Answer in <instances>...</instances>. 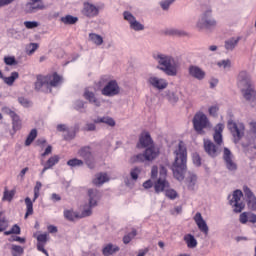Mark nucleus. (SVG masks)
<instances>
[{
    "label": "nucleus",
    "instance_id": "obj_1",
    "mask_svg": "<svg viewBox=\"0 0 256 256\" xmlns=\"http://www.w3.org/2000/svg\"><path fill=\"white\" fill-rule=\"evenodd\" d=\"M138 149H145L144 153H140L134 156V161L136 163H144V161H154L159 157V148L153 145V139H151V134L149 132L142 133L139 138V143L137 144Z\"/></svg>",
    "mask_w": 256,
    "mask_h": 256
},
{
    "label": "nucleus",
    "instance_id": "obj_2",
    "mask_svg": "<svg viewBox=\"0 0 256 256\" xmlns=\"http://www.w3.org/2000/svg\"><path fill=\"white\" fill-rule=\"evenodd\" d=\"M152 57L158 64L156 68L159 69V71H162L168 77H177L179 67H181V63H179L177 58L161 52L154 53Z\"/></svg>",
    "mask_w": 256,
    "mask_h": 256
},
{
    "label": "nucleus",
    "instance_id": "obj_3",
    "mask_svg": "<svg viewBox=\"0 0 256 256\" xmlns=\"http://www.w3.org/2000/svg\"><path fill=\"white\" fill-rule=\"evenodd\" d=\"M174 155L175 159L171 166L172 173L177 181H183V179H185V173L187 172V148H185L183 142L178 144Z\"/></svg>",
    "mask_w": 256,
    "mask_h": 256
},
{
    "label": "nucleus",
    "instance_id": "obj_4",
    "mask_svg": "<svg viewBox=\"0 0 256 256\" xmlns=\"http://www.w3.org/2000/svg\"><path fill=\"white\" fill-rule=\"evenodd\" d=\"M196 27L198 31H203V29H206L207 31H213V29H216L217 20L215 17H213V11L206 10L198 19Z\"/></svg>",
    "mask_w": 256,
    "mask_h": 256
},
{
    "label": "nucleus",
    "instance_id": "obj_5",
    "mask_svg": "<svg viewBox=\"0 0 256 256\" xmlns=\"http://www.w3.org/2000/svg\"><path fill=\"white\" fill-rule=\"evenodd\" d=\"M192 123L198 135H205V131H203V129L211 127L209 118H207V115L203 112H197L193 117Z\"/></svg>",
    "mask_w": 256,
    "mask_h": 256
},
{
    "label": "nucleus",
    "instance_id": "obj_6",
    "mask_svg": "<svg viewBox=\"0 0 256 256\" xmlns=\"http://www.w3.org/2000/svg\"><path fill=\"white\" fill-rule=\"evenodd\" d=\"M88 197L89 206L87 208H84L81 213V217H90V215L93 214L92 208L97 207V203H99V200L101 199V193L97 189H89Z\"/></svg>",
    "mask_w": 256,
    "mask_h": 256
},
{
    "label": "nucleus",
    "instance_id": "obj_7",
    "mask_svg": "<svg viewBox=\"0 0 256 256\" xmlns=\"http://www.w3.org/2000/svg\"><path fill=\"white\" fill-rule=\"evenodd\" d=\"M228 129L234 137V143L241 141L243 135H245V124L244 123H235L233 120L228 121Z\"/></svg>",
    "mask_w": 256,
    "mask_h": 256
},
{
    "label": "nucleus",
    "instance_id": "obj_8",
    "mask_svg": "<svg viewBox=\"0 0 256 256\" xmlns=\"http://www.w3.org/2000/svg\"><path fill=\"white\" fill-rule=\"evenodd\" d=\"M147 84L156 89L157 91H164L166 87H169V82L165 78L157 77L153 74H150L147 78Z\"/></svg>",
    "mask_w": 256,
    "mask_h": 256
},
{
    "label": "nucleus",
    "instance_id": "obj_9",
    "mask_svg": "<svg viewBox=\"0 0 256 256\" xmlns=\"http://www.w3.org/2000/svg\"><path fill=\"white\" fill-rule=\"evenodd\" d=\"M243 197V192L241 190H235L231 196L228 197L229 204L234 207V213H241L245 209V203L241 201Z\"/></svg>",
    "mask_w": 256,
    "mask_h": 256
},
{
    "label": "nucleus",
    "instance_id": "obj_10",
    "mask_svg": "<svg viewBox=\"0 0 256 256\" xmlns=\"http://www.w3.org/2000/svg\"><path fill=\"white\" fill-rule=\"evenodd\" d=\"M101 93L104 97H115L121 93V87L116 80H110L101 90Z\"/></svg>",
    "mask_w": 256,
    "mask_h": 256
},
{
    "label": "nucleus",
    "instance_id": "obj_11",
    "mask_svg": "<svg viewBox=\"0 0 256 256\" xmlns=\"http://www.w3.org/2000/svg\"><path fill=\"white\" fill-rule=\"evenodd\" d=\"M237 85L241 90L253 87V82L251 81V75L247 71L242 70L237 76Z\"/></svg>",
    "mask_w": 256,
    "mask_h": 256
},
{
    "label": "nucleus",
    "instance_id": "obj_12",
    "mask_svg": "<svg viewBox=\"0 0 256 256\" xmlns=\"http://www.w3.org/2000/svg\"><path fill=\"white\" fill-rule=\"evenodd\" d=\"M241 91L243 99L247 101V103H250L252 107H255L256 105V90L255 86H250L248 88H244Z\"/></svg>",
    "mask_w": 256,
    "mask_h": 256
},
{
    "label": "nucleus",
    "instance_id": "obj_13",
    "mask_svg": "<svg viewBox=\"0 0 256 256\" xmlns=\"http://www.w3.org/2000/svg\"><path fill=\"white\" fill-rule=\"evenodd\" d=\"M82 14L85 15V17H89V19L97 17V15H99V7L89 2H85L83 4Z\"/></svg>",
    "mask_w": 256,
    "mask_h": 256
},
{
    "label": "nucleus",
    "instance_id": "obj_14",
    "mask_svg": "<svg viewBox=\"0 0 256 256\" xmlns=\"http://www.w3.org/2000/svg\"><path fill=\"white\" fill-rule=\"evenodd\" d=\"M244 195L246 197V203L248 205V208L251 209V211H256V197L255 194L251 191V189L247 186L243 187Z\"/></svg>",
    "mask_w": 256,
    "mask_h": 256
},
{
    "label": "nucleus",
    "instance_id": "obj_15",
    "mask_svg": "<svg viewBox=\"0 0 256 256\" xmlns=\"http://www.w3.org/2000/svg\"><path fill=\"white\" fill-rule=\"evenodd\" d=\"M223 159H224V161L226 163V167L229 171L237 170V164H235V162H233V154L231 153V150H229V148H224Z\"/></svg>",
    "mask_w": 256,
    "mask_h": 256
},
{
    "label": "nucleus",
    "instance_id": "obj_16",
    "mask_svg": "<svg viewBox=\"0 0 256 256\" xmlns=\"http://www.w3.org/2000/svg\"><path fill=\"white\" fill-rule=\"evenodd\" d=\"M188 73L190 77H193L194 79H197L198 81H203L205 79V71L201 69V67L197 65H190L188 68Z\"/></svg>",
    "mask_w": 256,
    "mask_h": 256
},
{
    "label": "nucleus",
    "instance_id": "obj_17",
    "mask_svg": "<svg viewBox=\"0 0 256 256\" xmlns=\"http://www.w3.org/2000/svg\"><path fill=\"white\" fill-rule=\"evenodd\" d=\"M194 221L201 233H204V235H209V226H207V222L204 221L200 212L195 214Z\"/></svg>",
    "mask_w": 256,
    "mask_h": 256
},
{
    "label": "nucleus",
    "instance_id": "obj_18",
    "mask_svg": "<svg viewBox=\"0 0 256 256\" xmlns=\"http://www.w3.org/2000/svg\"><path fill=\"white\" fill-rule=\"evenodd\" d=\"M204 151L209 155V157H212V159H215V157L219 155V152H217V146L211 140H204Z\"/></svg>",
    "mask_w": 256,
    "mask_h": 256
},
{
    "label": "nucleus",
    "instance_id": "obj_19",
    "mask_svg": "<svg viewBox=\"0 0 256 256\" xmlns=\"http://www.w3.org/2000/svg\"><path fill=\"white\" fill-rule=\"evenodd\" d=\"M36 239L38 251H41V253H44V255L49 256V252H47L45 249V245H47V241H49L47 233L39 234Z\"/></svg>",
    "mask_w": 256,
    "mask_h": 256
},
{
    "label": "nucleus",
    "instance_id": "obj_20",
    "mask_svg": "<svg viewBox=\"0 0 256 256\" xmlns=\"http://www.w3.org/2000/svg\"><path fill=\"white\" fill-rule=\"evenodd\" d=\"M48 78V91L51 93V87H59L63 82V77H61L57 72L53 73L52 76L46 77Z\"/></svg>",
    "mask_w": 256,
    "mask_h": 256
},
{
    "label": "nucleus",
    "instance_id": "obj_21",
    "mask_svg": "<svg viewBox=\"0 0 256 256\" xmlns=\"http://www.w3.org/2000/svg\"><path fill=\"white\" fill-rule=\"evenodd\" d=\"M27 2L25 5L26 13H37V11H43L46 7L43 5V2Z\"/></svg>",
    "mask_w": 256,
    "mask_h": 256
},
{
    "label": "nucleus",
    "instance_id": "obj_22",
    "mask_svg": "<svg viewBox=\"0 0 256 256\" xmlns=\"http://www.w3.org/2000/svg\"><path fill=\"white\" fill-rule=\"evenodd\" d=\"M166 189H169V182L165 178H158L154 183L155 193H163Z\"/></svg>",
    "mask_w": 256,
    "mask_h": 256
},
{
    "label": "nucleus",
    "instance_id": "obj_23",
    "mask_svg": "<svg viewBox=\"0 0 256 256\" xmlns=\"http://www.w3.org/2000/svg\"><path fill=\"white\" fill-rule=\"evenodd\" d=\"M239 41H241V37H231L224 42V49L226 51H234L235 47L239 45Z\"/></svg>",
    "mask_w": 256,
    "mask_h": 256
},
{
    "label": "nucleus",
    "instance_id": "obj_24",
    "mask_svg": "<svg viewBox=\"0 0 256 256\" xmlns=\"http://www.w3.org/2000/svg\"><path fill=\"white\" fill-rule=\"evenodd\" d=\"M79 133V124H75L73 127L66 130V134L63 135L65 141H73V139Z\"/></svg>",
    "mask_w": 256,
    "mask_h": 256
},
{
    "label": "nucleus",
    "instance_id": "obj_25",
    "mask_svg": "<svg viewBox=\"0 0 256 256\" xmlns=\"http://www.w3.org/2000/svg\"><path fill=\"white\" fill-rule=\"evenodd\" d=\"M36 91H49V78H37L35 82Z\"/></svg>",
    "mask_w": 256,
    "mask_h": 256
},
{
    "label": "nucleus",
    "instance_id": "obj_26",
    "mask_svg": "<svg viewBox=\"0 0 256 256\" xmlns=\"http://www.w3.org/2000/svg\"><path fill=\"white\" fill-rule=\"evenodd\" d=\"M84 98L89 101V103H93L96 107H101V101L95 97V93L89 91V89H85Z\"/></svg>",
    "mask_w": 256,
    "mask_h": 256
},
{
    "label": "nucleus",
    "instance_id": "obj_27",
    "mask_svg": "<svg viewBox=\"0 0 256 256\" xmlns=\"http://www.w3.org/2000/svg\"><path fill=\"white\" fill-rule=\"evenodd\" d=\"M119 249H120L119 246L109 243L103 247L102 254L104 256L115 255V253L119 252Z\"/></svg>",
    "mask_w": 256,
    "mask_h": 256
},
{
    "label": "nucleus",
    "instance_id": "obj_28",
    "mask_svg": "<svg viewBox=\"0 0 256 256\" xmlns=\"http://www.w3.org/2000/svg\"><path fill=\"white\" fill-rule=\"evenodd\" d=\"M186 185L189 189V191L195 190V185H197V175L193 172H189L187 178H186Z\"/></svg>",
    "mask_w": 256,
    "mask_h": 256
},
{
    "label": "nucleus",
    "instance_id": "obj_29",
    "mask_svg": "<svg viewBox=\"0 0 256 256\" xmlns=\"http://www.w3.org/2000/svg\"><path fill=\"white\" fill-rule=\"evenodd\" d=\"M79 157H82L84 161H87L88 159H93V153H91V148L89 146L81 147L78 150Z\"/></svg>",
    "mask_w": 256,
    "mask_h": 256
},
{
    "label": "nucleus",
    "instance_id": "obj_30",
    "mask_svg": "<svg viewBox=\"0 0 256 256\" xmlns=\"http://www.w3.org/2000/svg\"><path fill=\"white\" fill-rule=\"evenodd\" d=\"M93 121L96 124L105 123V125H108L109 127H115L116 125L115 120L109 116L97 117Z\"/></svg>",
    "mask_w": 256,
    "mask_h": 256
},
{
    "label": "nucleus",
    "instance_id": "obj_31",
    "mask_svg": "<svg viewBox=\"0 0 256 256\" xmlns=\"http://www.w3.org/2000/svg\"><path fill=\"white\" fill-rule=\"evenodd\" d=\"M107 181H109L107 173H99L96 175L95 179L93 180V183L96 185V187H99L104 183H107Z\"/></svg>",
    "mask_w": 256,
    "mask_h": 256
},
{
    "label": "nucleus",
    "instance_id": "obj_32",
    "mask_svg": "<svg viewBox=\"0 0 256 256\" xmlns=\"http://www.w3.org/2000/svg\"><path fill=\"white\" fill-rule=\"evenodd\" d=\"M184 241L188 249H195V247H197V239H195V236H193V234H186L184 236Z\"/></svg>",
    "mask_w": 256,
    "mask_h": 256
},
{
    "label": "nucleus",
    "instance_id": "obj_33",
    "mask_svg": "<svg viewBox=\"0 0 256 256\" xmlns=\"http://www.w3.org/2000/svg\"><path fill=\"white\" fill-rule=\"evenodd\" d=\"M166 99L171 103L172 105H175V103L179 102V94L173 90L166 91Z\"/></svg>",
    "mask_w": 256,
    "mask_h": 256
},
{
    "label": "nucleus",
    "instance_id": "obj_34",
    "mask_svg": "<svg viewBox=\"0 0 256 256\" xmlns=\"http://www.w3.org/2000/svg\"><path fill=\"white\" fill-rule=\"evenodd\" d=\"M88 39H89V41H91V43H93L97 47L101 46V44L103 43V36H101L97 33H90L88 35Z\"/></svg>",
    "mask_w": 256,
    "mask_h": 256
},
{
    "label": "nucleus",
    "instance_id": "obj_35",
    "mask_svg": "<svg viewBox=\"0 0 256 256\" xmlns=\"http://www.w3.org/2000/svg\"><path fill=\"white\" fill-rule=\"evenodd\" d=\"M24 202L26 205V213H25L24 219H27L29 215H33V203H35V201L31 200V198L29 197H26Z\"/></svg>",
    "mask_w": 256,
    "mask_h": 256
},
{
    "label": "nucleus",
    "instance_id": "obj_36",
    "mask_svg": "<svg viewBox=\"0 0 256 256\" xmlns=\"http://www.w3.org/2000/svg\"><path fill=\"white\" fill-rule=\"evenodd\" d=\"M2 79H3L4 83H6V85H9V87H11V85H13L15 83V81H17V79H19V72H12L9 77L3 76Z\"/></svg>",
    "mask_w": 256,
    "mask_h": 256
},
{
    "label": "nucleus",
    "instance_id": "obj_37",
    "mask_svg": "<svg viewBox=\"0 0 256 256\" xmlns=\"http://www.w3.org/2000/svg\"><path fill=\"white\" fill-rule=\"evenodd\" d=\"M11 119H12L13 131L21 130V127H22L21 118L17 114H14L11 117Z\"/></svg>",
    "mask_w": 256,
    "mask_h": 256
},
{
    "label": "nucleus",
    "instance_id": "obj_38",
    "mask_svg": "<svg viewBox=\"0 0 256 256\" xmlns=\"http://www.w3.org/2000/svg\"><path fill=\"white\" fill-rule=\"evenodd\" d=\"M77 21H79V18L72 15H66L61 18V22L64 23V25H75Z\"/></svg>",
    "mask_w": 256,
    "mask_h": 256
},
{
    "label": "nucleus",
    "instance_id": "obj_39",
    "mask_svg": "<svg viewBox=\"0 0 256 256\" xmlns=\"http://www.w3.org/2000/svg\"><path fill=\"white\" fill-rule=\"evenodd\" d=\"M25 253V249L19 245L12 244L11 245V255L12 256H23Z\"/></svg>",
    "mask_w": 256,
    "mask_h": 256
},
{
    "label": "nucleus",
    "instance_id": "obj_40",
    "mask_svg": "<svg viewBox=\"0 0 256 256\" xmlns=\"http://www.w3.org/2000/svg\"><path fill=\"white\" fill-rule=\"evenodd\" d=\"M35 139H37V129H32L26 138V141H25L26 147H29V145H31V143H33Z\"/></svg>",
    "mask_w": 256,
    "mask_h": 256
},
{
    "label": "nucleus",
    "instance_id": "obj_41",
    "mask_svg": "<svg viewBox=\"0 0 256 256\" xmlns=\"http://www.w3.org/2000/svg\"><path fill=\"white\" fill-rule=\"evenodd\" d=\"M59 159H61L59 157V155H54L52 157H50L47 162L45 163V165L47 166L46 168H53L55 167V165H57V163H59Z\"/></svg>",
    "mask_w": 256,
    "mask_h": 256
},
{
    "label": "nucleus",
    "instance_id": "obj_42",
    "mask_svg": "<svg viewBox=\"0 0 256 256\" xmlns=\"http://www.w3.org/2000/svg\"><path fill=\"white\" fill-rule=\"evenodd\" d=\"M135 237H137V230H132V232L123 237V244L129 245V243H131Z\"/></svg>",
    "mask_w": 256,
    "mask_h": 256
},
{
    "label": "nucleus",
    "instance_id": "obj_43",
    "mask_svg": "<svg viewBox=\"0 0 256 256\" xmlns=\"http://www.w3.org/2000/svg\"><path fill=\"white\" fill-rule=\"evenodd\" d=\"M67 165L69 167H83L84 162H83V160L73 158V159H70L67 161Z\"/></svg>",
    "mask_w": 256,
    "mask_h": 256
},
{
    "label": "nucleus",
    "instance_id": "obj_44",
    "mask_svg": "<svg viewBox=\"0 0 256 256\" xmlns=\"http://www.w3.org/2000/svg\"><path fill=\"white\" fill-rule=\"evenodd\" d=\"M130 29L133 31H143L145 26L141 22L137 21V18L130 24Z\"/></svg>",
    "mask_w": 256,
    "mask_h": 256
},
{
    "label": "nucleus",
    "instance_id": "obj_45",
    "mask_svg": "<svg viewBox=\"0 0 256 256\" xmlns=\"http://www.w3.org/2000/svg\"><path fill=\"white\" fill-rule=\"evenodd\" d=\"M13 197H15V190L9 191L7 188H5L3 201H13Z\"/></svg>",
    "mask_w": 256,
    "mask_h": 256
},
{
    "label": "nucleus",
    "instance_id": "obj_46",
    "mask_svg": "<svg viewBox=\"0 0 256 256\" xmlns=\"http://www.w3.org/2000/svg\"><path fill=\"white\" fill-rule=\"evenodd\" d=\"M168 35H174L175 37H185L187 36V32L180 29H170L168 31Z\"/></svg>",
    "mask_w": 256,
    "mask_h": 256
},
{
    "label": "nucleus",
    "instance_id": "obj_47",
    "mask_svg": "<svg viewBox=\"0 0 256 256\" xmlns=\"http://www.w3.org/2000/svg\"><path fill=\"white\" fill-rule=\"evenodd\" d=\"M217 65L220 67V69H231V60H220L217 62Z\"/></svg>",
    "mask_w": 256,
    "mask_h": 256
},
{
    "label": "nucleus",
    "instance_id": "obj_48",
    "mask_svg": "<svg viewBox=\"0 0 256 256\" xmlns=\"http://www.w3.org/2000/svg\"><path fill=\"white\" fill-rule=\"evenodd\" d=\"M41 187H43V184H41V182L37 181V182H36V185H35V187H34V197H33V201H37V199H39Z\"/></svg>",
    "mask_w": 256,
    "mask_h": 256
},
{
    "label": "nucleus",
    "instance_id": "obj_49",
    "mask_svg": "<svg viewBox=\"0 0 256 256\" xmlns=\"http://www.w3.org/2000/svg\"><path fill=\"white\" fill-rule=\"evenodd\" d=\"M64 217L68 221H75V218H77V214H75L73 210H64Z\"/></svg>",
    "mask_w": 256,
    "mask_h": 256
},
{
    "label": "nucleus",
    "instance_id": "obj_50",
    "mask_svg": "<svg viewBox=\"0 0 256 256\" xmlns=\"http://www.w3.org/2000/svg\"><path fill=\"white\" fill-rule=\"evenodd\" d=\"M4 63L5 65H9V66L18 65V62L15 59V56H5Z\"/></svg>",
    "mask_w": 256,
    "mask_h": 256
},
{
    "label": "nucleus",
    "instance_id": "obj_51",
    "mask_svg": "<svg viewBox=\"0 0 256 256\" xmlns=\"http://www.w3.org/2000/svg\"><path fill=\"white\" fill-rule=\"evenodd\" d=\"M123 17L125 21H128L129 25H131L133 21L136 19L135 16L129 11H124Z\"/></svg>",
    "mask_w": 256,
    "mask_h": 256
},
{
    "label": "nucleus",
    "instance_id": "obj_52",
    "mask_svg": "<svg viewBox=\"0 0 256 256\" xmlns=\"http://www.w3.org/2000/svg\"><path fill=\"white\" fill-rule=\"evenodd\" d=\"M175 3V0H163L160 2V7L163 9V11H167L171 5Z\"/></svg>",
    "mask_w": 256,
    "mask_h": 256
},
{
    "label": "nucleus",
    "instance_id": "obj_53",
    "mask_svg": "<svg viewBox=\"0 0 256 256\" xmlns=\"http://www.w3.org/2000/svg\"><path fill=\"white\" fill-rule=\"evenodd\" d=\"M141 173V169L139 167H136L130 171V177L133 179V181H137L139 179V174Z\"/></svg>",
    "mask_w": 256,
    "mask_h": 256
},
{
    "label": "nucleus",
    "instance_id": "obj_54",
    "mask_svg": "<svg viewBox=\"0 0 256 256\" xmlns=\"http://www.w3.org/2000/svg\"><path fill=\"white\" fill-rule=\"evenodd\" d=\"M24 27H26V29H37V27H39V22H37V21H25L24 22Z\"/></svg>",
    "mask_w": 256,
    "mask_h": 256
},
{
    "label": "nucleus",
    "instance_id": "obj_55",
    "mask_svg": "<svg viewBox=\"0 0 256 256\" xmlns=\"http://www.w3.org/2000/svg\"><path fill=\"white\" fill-rule=\"evenodd\" d=\"M165 195L166 197H168V199H177V191H175L174 189H167L165 191Z\"/></svg>",
    "mask_w": 256,
    "mask_h": 256
},
{
    "label": "nucleus",
    "instance_id": "obj_56",
    "mask_svg": "<svg viewBox=\"0 0 256 256\" xmlns=\"http://www.w3.org/2000/svg\"><path fill=\"white\" fill-rule=\"evenodd\" d=\"M8 36L12 37L13 39H19V32L15 28H10L7 30Z\"/></svg>",
    "mask_w": 256,
    "mask_h": 256
},
{
    "label": "nucleus",
    "instance_id": "obj_57",
    "mask_svg": "<svg viewBox=\"0 0 256 256\" xmlns=\"http://www.w3.org/2000/svg\"><path fill=\"white\" fill-rule=\"evenodd\" d=\"M18 102L20 105H22V107H31V101L25 97H19Z\"/></svg>",
    "mask_w": 256,
    "mask_h": 256
},
{
    "label": "nucleus",
    "instance_id": "obj_58",
    "mask_svg": "<svg viewBox=\"0 0 256 256\" xmlns=\"http://www.w3.org/2000/svg\"><path fill=\"white\" fill-rule=\"evenodd\" d=\"M192 161L196 167H201V156H199L197 153L192 155Z\"/></svg>",
    "mask_w": 256,
    "mask_h": 256
},
{
    "label": "nucleus",
    "instance_id": "obj_59",
    "mask_svg": "<svg viewBox=\"0 0 256 256\" xmlns=\"http://www.w3.org/2000/svg\"><path fill=\"white\" fill-rule=\"evenodd\" d=\"M85 107V102H83V100H76L74 103V109H76V111H81V109H83Z\"/></svg>",
    "mask_w": 256,
    "mask_h": 256
},
{
    "label": "nucleus",
    "instance_id": "obj_60",
    "mask_svg": "<svg viewBox=\"0 0 256 256\" xmlns=\"http://www.w3.org/2000/svg\"><path fill=\"white\" fill-rule=\"evenodd\" d=\"M159 179H167V168L163 165L160 166Z\"/></svg>",
    "mask_w": 256,
    "mask_h": 256
},
{
    "label": "nucleus",
    "instance_id": "obj_61",
    "mask_svg": "<svg viewBox=\"0 0 256 256\" xmlns=\"http://www.w3.org/2000/svg\"><path fill=\"white\" fill-rule=\"evenodd\" d=\"M7 227H9V223L7 222V219L0 218V233H2V231H5Z\"/></svg>",
    "mask_w": 256,
    "mask_h": 256
},
{
    "label": "nucleus",
    "instance_id": "obj_62",
    "mask_svg": "<svg viewBox=\"0 0 256 256\" xmlns=\"http://www.w3.org/2000/svg\"><path fill=\"white\" fill-rule=\"evenodd\" d=\"M97 126L95 123H86V125L82 128V131H95Z\"/></svg>",
    "mask_w": 256,
    "mask_h": 256
},
{
    "label": "nucleus",
    "instance_id": "obj_63",
    "mask_svg": "<svg viewBox=\"0 0 256 256\" xmlns=\"http://www.w3.org/2000/svg\"><path fill=\"white\" fill-rule=\"evenodd\" d=\"M239 221H240V223H242V225H245V223H247V221H249L248 213L243 212L242 214H240Z\"/></svg>",
    "mask_w": 256,
    "mask_h": 256
},
{
    "label": "nucleus",
    "instance_id": "obj_64",
    "mask_svg": "<svg viewBox=\"0 0 256 256\" xmlns=\"http://www.w3.org/2000/svg\"><path fill=\"white\" fill-rule=\"evenodd\" d=\"M213 137L217 145H221V143H223V134L214 133Z\"/></svg>",
    "mask_w": 256,
    "mask_h": 256
}]
</instances>
